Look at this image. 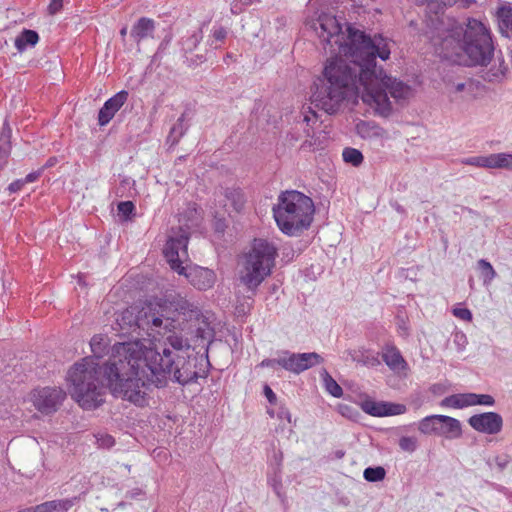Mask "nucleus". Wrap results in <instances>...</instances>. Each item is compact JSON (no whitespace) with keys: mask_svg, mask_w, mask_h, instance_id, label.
<instances>
[{"mask_svg":"<svg viewBox=\"0 0 512 512\" xmlns=\"http://www.w3.org/2000/svg\"><path fill=\"white\" fill-rule=\"evenodd\" d=\"M468 423L477 432L489 435L498 434L503 427L502 416L496 412H484L472 415L468 419Z\"/></svg>","mask_w":512,"mask_h":512,"instance_id":"f8f14e48","label":"nucleus"},{"mask_svg":"<svg viewBox=\"0 0 512 512\" xmlns=\"http://www.w3.org/2000/svg\"><path fill=\"white\" fill-rule=\"evenodd\" d=\"M362 408L367 414L376 417L394 416L406 412V406L403 404L376 402L372 400L365 401Z\"/></svg>","mask_w":512,"mask_h":512,"instance_id":"2eb2a0df","label":"nucleus"},{"mask_svg":"<svg viewBox=\"0 0 512 512\" xmlns=\"http://www.w3.org/2000/svg\"><path fill=\"white\" fill-rule=\"evenodd\" d=\"M314 212L312 199L297 190L281 192L273 207V217L278 228L291 237L300 235L310 227Z\"/></svg>","mask_w":512,"mask_h":512,"instance_id":"39448f33","label":"nucleus"},{"mask_svg":"<svg viewBox=\"0 0 512 512\" xmlns=\"http://www.w3.org/2000/svg\"><path fill=\"white\" fill-rule=\"evenodd\" d=\"M316 118V112L313 111L310 107H308V111H303V121L307 124H309L311 121H314Z\"/></svg>","mask_w":512,"mask_h":512,"instance_id":"603ef678","label":"nucleus"},{"mask_svg":"<svg viewBox=\"0 0 512 512\" xmlns=\"http://www.w3.org/2000/svg\"><path fill=\"white\" fill-rule=\"evenodd\" d=\"M356 129L358 135L364 139L378 137L381 135L382 131V129L378 125L367 121H361L360 123H358Z\"/></svg>","mask_w":512,"mask_h":512,"instance_id":"a878e982","label":"nucleus"},{"mask_svg":"<svg viewBox=\"0 0 512 512\" xmlns=\"http://www.w3.org/2000/svg\"><path fill=\"white\" fill-rule=\"evenodd\" d=\"M25 185L24 179H17L9 184L8 190L10 193H17L19 192L23 186Z\"/></svg>","mask_w":512,"mask_h":512,"instance_id":"8fccbe9b","label":"nucleus"},{"mask_svg":"<svg viewBox=\"0 0 512 512\" xmlns=\"http://www.w3.org/2000/svg\"><path fill=\"white\" fill-rule=\"evenodd\" d=\"M281 351H278L277 352V357L276 358H266V359H263L259 366L262 367V368H271L273 370H276L278 367H281Z\"/></svg>","mask_w":512,"mask_h":512,"instance_id":"ea45409f","label":"nucleus"},{"mask_svg":"<svg viewBox=\"0 0 512 512\" xmlns=\"http://www.w3.org/2000/svg\"><path fill=\"white\" fill-rule=\"evenodd\" d=\"M198 333H199V336L202 338V339H206L207 338V329H203V328H198L197 329Z\"/></svg>","mask_w":512,"mask_h":512,"instance_id":"4d7b16f0","label":"nucleus"},{"mask_svg":"<svg viewBox=\"0 0 512 512\" xmlns=\"http://www.w3.org/2000/svg\"><path fill=\"white\" fill-rule=\"evenodd\" d=\"M97 445L101 448H111L115 444L114 438L109 434H97Z\"/></svg>","mask_w":512,"mask_h":512,"instance_id":"a19ab883","label":"nucleus"},{"mask_svg":"<svg viewBox=\"0 0 512 512\" xmlns=\"http://www.w3.org/2000/svg\"><path fill=\"white\" fill-rule=\"evenodd\" d=\"M456 92H467L471 93L474 89V83L471 80L466 82L457 83L454 86Z\"/></svg>","mask_w":512,"mask_h":512,"instance_id":"37998d69","label":"nucleus"},{"mask_svg":"<svg viewBox=\"0 0 512 512\" xmlns=\"http://www.w3.org/2000/svg\"><path fill=\"white\" fill-rule=\"evenodd\" d=\"M418 430L424 435H436L448 440L462 436L461 422L446 415H429L418 423Z\"/></svg>","mask_w":512,"mask_h":512,"instance_id":"0eeeda50","label":"nucleus"},{"mask_svg":"<svg viewBox=\"0 0 512 512\" xmlns=\"http://www.w3.org/2000/svg\"><path fill=\"white\" fill-rule=\"evenodd\" d=\"M11 128L4 124L0 130V168L5 166L11 152Z\"/></svg>","mask_w":512,"mask_h":512,"instance_id":"5701e85b","label":"nucleus"},{"mask_svg":"<svg viewBox=\"0 0 512 512\" xmlns=\"http://www.w3.org/2000/svg\"><path fill=\"white\" fill-rule=\"evenodd\" d=\"M155 31V21L147 17H141L132 26L130 36L137 43L144 39L152 38Z\"/></svg>","mask_w":512,"mask_h":512,"instance_id":"a211bd4d","label":"nucleus"},{"mask_svg":"<svg viewBox=\"0 0 512 512\" xmlns=\"http://www.w3.org/2000/svg\"><path fill=\"white\" fill-rule=\"evenodd\" d=\"M399 330L402 336L408 335V327L404 321L399 325Z\"/></svg>","mask_w":512,"mask_h":512,"instance_id":"5fc2aeb1","label":"nucleus"},{"mask_svg":"<svg viewBox=\"0 0 512 512\" xmlns=\"http://www.w3.org/2000/svg\"><path fill=\"white\" fill-rule=\"evenodd\" d=\"M268 483L276 493L279 498H282V481H281V471H272V474L268 476Z\"/></svg>","mask_w":512,"mask_h":512,"instance_id":"e433bc0d","label":"nucleus"},{"mask_svg":"<svg viewBox=\"0 0 512 512\" xmlns=\"http://www.w3.org/2000/svg\"><path fill=\"white\" fill-rule=\"evenodd\" d=\"M453 315L463 321L470 322L472 320V313L469 309L464 307H455L452 310Z\"/></svg>","mask_w":512,"mask_h":512,"instance_id":"79ce46f5","label":"nucleus"},{"mask_svg":"<svg viewBox=\"0 0 512 512\" xmlns=\"http://www.w3.org/2000/svg\"><path fill=\"white\" fill-rule=\"evenodd\" d=\"M264 395L270 404H274L277 400L276 394L268 385L264 386Z\"/></svg>","mask_w":512,"mask_h":512,"instance_id":"3c124183","label":"nucleus"},{"mask_svg":"<svg viewBox=\"0 0 512 512\" xmlns=\"http://www.w3.org/2000/svg\"><path fill=\"white\" fill-rule=\"evenodd\" d=\"M65 398L66 392L60 387L36 388L28 396L35 409L44 415L56 412Z\"/></svg>","mask_w":512,"mask_h":512,"instance_id":"6e6552de","label":"nucleus"},{"mask_svg":"<svg viewBox=\"0 0 512 512\" xmlns=\"http://www.w3.org/2000/svg\"><path fill=\"white\" fill-rule=\"evenodd\" d=\"M277 418L280 419V420H287L288 423H291L292 422V416H291V413L290 411L284 407V406H281L278 411H277Z\"/></svg>","mask_w":512,"mask_h":512,"instance_id":"09e8293b","label":"nucleus"},{"mask_svg":"<svg viewBox=\"0 0 512 512\" xmlns=\"http://www.w3.org/2000/svg\"><path fill=\"white\" fill-rule=\"evenodd\" d=\"M461 2L464 6L474 3V0H439V9L445 6H451L454 3Z\"/></svg>","mask_w":512,"mask_h":512,"instance_id":"de8ad7c7","label":"nucleus"},{"mask_svg":"<svg viewBox=\"0 0 512 512\" xmlns=\"http://www.w3.org/2000/svg\"><path fill=\"white\" fill-rule=\"evenodd\" d=\"M342 158L345 163L351 164L354 167L360 166L364 159L362 152L352 147L344 148Z\"/></svg>","mask_w":512,"mask_h":512,"instance_id":"c756f323","label":"nucleus"},{"mask_svg":"<svg viewBox=\"0 0 512 512\" xmlns=\"http://www.w3.org/2000/svg\"><path fill=\"white\" fill-rule=\"evenodd\" d=\"M227 36V31L224 27H214L212 30V37L216 41H223Z\"/></svg>","mask_w":512,"mask_h":512,"instance_id":"49530a36","label":"nucleus"},{"mask_svg":"<svg viewBox=\"0 0 512 512\" xmlns=\"http://www.w3.org/2000/svg\"><path fill=\"white\" fill-rule=\"evenodd\" d=\"M91 357H85L76 363L67 374V382L71 397L86 410L95 409L104 401V387L100 381V374L105 375V367L114 361L105 364L103 367L96 361L102 357L107 348L106 337L95 335L91 338Z\"/></svg>","mask_w":512,"mask_h":512,"instance_id":"20e7f679","label":"nucleus"},{"mask_svg":"<svg viewBox=\"0 0 512 512\" xmlns=\"http://www.w3.org/2000/svg\"><path fill=\"white\" fill-rule=\"evenodd\" d=\"M399 447L405 452L413 453L418 447L417 438L413 436H402L399 439Z\"/></svg>","mask_w":512,"mask_h":512,"instance_id":"c9c22d12","label":"nucleus"},{"mask_svg":"<svg viewBox=\"0 0 512 512\" xmlns=\"http://www.w3.org/2000/svg\"><path fill=\"white\" fill-rule=\"evenodd\" d=\"M128 92L121 90L105 101L98 113V124L107 125L128 100Z\"/></svg>","mask_w":512,"mask_h":512,"instance_id":"4468645a","label":"nucleus"},{"mask_svg":"<svg viewBox=\"0 0 512 512\" xmlns=\"http://www.w3.org/2000/svg\"><path fill=\"white\" fill-rule=\"evenodd\" d=\"M41 175V170L33 171L26 175L24 179L25 184L35 182Z\"/></svg>","mask_w":512,"mask_h":512,"instance_id":"864d4df0","label":"nucleus"},{"mask_svg":"<svg viewBox=\"0 0 512 512\" xmlns=\"http://www.w3.org/2000/svg\"><path fill=\"white\" fill-rule=\"evenodd\" d=\"M202 31L200 29H193L187 31L186 35L182 36L180 44L184 52H192L197 48L202 40Z\"/></svg>","mask_w":512,"mask_h":512,"instance_id":"b1692460","label":"nucleus"},{"mask_svg":"<svg viewBox=\"0 0 512 512\" xmlns=\"http://www.w3.org/2000/svg\"><path fill=\"white\" fill-rule=\"evenodd\" d=\"M164 310L160 300L131 306L117 316L113 327L122 336L136 337L112 346L114 361L105 367L108 385L114 396L138 407L147 405L151 386L164 387L169 379L184 386L205 374L197 367L198 359L191 354L189 340L175 332L153 347L143 344L141 332L152 336L164 322L165 327L171 324Z\"/></svg>","mask_w":512,"mask_h":512,"instance_id":"f257e3e1","label":"nucleus"},{"mask_svg":"<svg viewBox=\"0 0 512 512\" xmlns=\"http://www.w3.org/2000/svg\"><path fill=\"white\" fill-rule=\"evenodd\" d=\"M281 358V368L294 374H300L323 362L322 356L316 352L293 353L281 350Z\"/></svg>","mask_w":512,"mask_h":512,"instance_id":"9d476101","label":"nucleus"},{"mask_svg":"<svg viewBox=\"0 0 512 512\" xmlns=\"http://www.w3.org/2000/svg\"><path fill=\"white\" fill-rule=\"evenodd\" d=\"M321 377L324 387L330 395L335 398H340L343 396V389L326 370L321 372Z\"/></svg>","mask_w":512,"mask_h":512,"instance_id":"bb28decb","label":"nucleus"},{"mask_svg":"<svg viewBox=\"0 0 512 512\" xmlns=\"http://www.w3.org/2000/svg\"><path fill=\"white\" fill-rule=\"evenodd\" d=\"M430 39L441 58L459 65L483 64L495 50L489 27L475 18H468L465 25L441 20Z\"/></svg>","mask_w":512,"mask_h":512,"instance_id":"7ed1b4c3","label":"nucleus"},{"mask_svg":"<svg viewBox=\"0 0 512 512\" xmlns=\"http://www.w3.org/2000/svg\"><path fill=\"white\" fill-rule=\"evenodd\" d=\"M344 359H350L353 362L371 368L380 365L378 353L371 349H366L363 347L346 350L344 352Z\"/></svg>","mask_w":512,"mask_h":512,"instance_id":"dca6fc26","label":"nucleus"},{"mask_svg":"<svg viewBox=\"0 0 512 512\" xmlns=\"http://www.w3.org/2000/svg\"><path fill=\"white\" fill-rule=\"evenodd\" d=\"M392 207L400 214H405V209L402 205L398 204V203H393L392 204Z\"/></svg>","mask_w":512,"mask_h":512,"instance_id":"6e6d98bb","label":"nucleus"},{"mask_svg":"<svg viewBox=\"0 0 512 512\" xmlns=\"http://www.w3.org/2000/svg\"><path fill=\"white\" fill-rule=\"evenodd\" d=\"M186 130L185 115L182 114L170 129L169 135L167 136V143H169L170 146L176 145L185 134Z\"/></svg>","mask_w":512,"mask_h":512,"instance_id":"393cba45","label":"nucleus"},{"mask_svg":"<svg viewBox=\"0 0 512 512\" xmlns=\"http://www.w3.org/2000/svg\"><path fill=\"white\" fill-rule=\"evenodd\" d=\"M462 163L476 167L491 168V154L488 156L469 157L464 159Z\"/></svg>","mask_w":512,"mask_h":512,"instance_id":"72a5a7b5","label":"nucleus"},{"mask_svg":"<svg viewBox=\"0 0 512 512\" xmlns=\"http://www.w3.org/2000/svg\"><path fill=\"white\" fill-rule=\"evenodd\" d=\"M441 407L463 409L471 406V393H459L445 397L440 402Z\"/></svg>","mask_w":512,"mask_h":512,"instance_id":"4be33fe9","label":"nucleus"},{"mask_svg":"<svg viewBox=\"0 0 512 512\" xmlns=\"http://www.w3.org/2000/svg\"><path fill=\"white\" fill-rule=\"evenodd\" d=\"M225 197L231 203L235 211L239 212L243 208L245 200L243 192L240 189H227Z\"/></svg>","mask_w":512,"mask_h":512,"instance_id":"7c9ffc66","label":"nucleus"},{"mask_svg":"<svg viewBox=\"0 0 512 512\" xmlns=\"http://www.w3.org/2000/svg\"><path fill=\"white\" fill-rule=\"evenodd\" d=\"M259 0H233L231 2V13L238 15L242 13L248 6L258 2Z\"/></svg>","mask_w":512,"mask_h":512,"instance_id":"4c0bfd02","label":"nucleus"},{"mask_svg":"<svg viewBox=\"0 0 512 512\" xmlns=\"http://www.w3.org/2000/svg\"><path fill=\"white\" fill-rule=\"evenodd\" d=\"M495 404V399L489 394L471 393V406L483 405L491 407Z\"/></svg>","mask_w":512,"mask_h":512,"instance_id":"f704fd0d","label":"nucleus"},{"mask_svg":"<svg viewBox=\"0 0 512 512\" xmlns=\"http://www.w3.org/2000/svg\"><path fill=\"white\" fill-rule=\"evenodd\" d=\"M74 499L52 500L36 505L33 512H67L74 505Z\"/></svg>","mask_w":512,"mask_h":512,"instance_id":"aec40b11","label":"nucleus"},{"mask_svg":"<svg viewBox=\"0 0 512 512\" xmlns=\"http://www.w3.org/2000/svg\"><path fill=\"white\" fill-rule=\"evenodd\" d=\"M386 476V470L382 466L367 467L363 472V477L368 482L382 481Z\"/></svg>","mask_w":512,"mask_h":512,"instance_id":"2f4dec72","label":"nucleus"},{"mask_svg":"<svg viewBox=\"0 0 512 512\" xmlns=\"http://www.w3.org/2000/svg\"><path fill=\"white\" fill-rule=\"evenodd\" d=\"M454 344L457 346L458 351H463L467 344V338L464 333H456L454 335Z\"/></svg>","mask_w":512,"mask_h":512,"instance_id":"c03bdc74","label":"nucleus"},{"mask_svg":"<svg viewBox=\"0 0 512 512\" xmlns=\"http://www.w3.org/2000/svg\"><path fill=\"white\" fill-rule=\"evenodd\" d=\"M276 257L277 247L273 243L265 239H254L239 272L241 284L252 295H255L258 287L271 275Z\"/></svg>","mask_w":512,"mask_h":512,"instance_id":"423d86ee","label":"nucleus"},{"mask_svg":"<svg viewBox=\"0 0 512 512\" xmlns=\"http://www.w3.org/2000/svg\"><path fill=\"white\" fill-rule=\"evenodd\" d=\"M63 8L62 0H51L48 5V13L50 15H55L60 12Z\"/></svg>","mask_w":512,"mask_h":512,"instance_id":"a18cd8bd","label":"nucleus"},{"mask_svg":"<svg viewBox=\"0 0 512 512\" xmlns=\"http://www.w3.org/2000/svg\"><path fill=\"white\" fill-rule=\"evenodd\" d=\"M127 34V27H123L121 30H120V35L122 37H125Z\"/></svg>","mask_w":512,"mask_h":512,"instance_id":"bf43d9fd","label":"nucleus"},{"mask_svg":"<svg viewBox=\"0 0 512 512\" xmlns=\"http://www.w3.org/2000/svg\"><path fill=\"white\" fill-rule=\"evenodd\" d=\"M314 29L331 52L340 54L327 61L323 71L325 82L315 84L311 104L316 108L333 114L344 99L360 95L376 114L388 117L393 110L390 97L396 102L410 98L411 87L387 75L376 64L377 57L382 61L389 59L391 40L380 34L370 37L351 25H347L345 36L337 18L325 13L318 17Z\"/></svg>","mask_w":512,"mask_h":512,"instance_id":"f03ea898","label":"nucleus"},{"mask_svg":"<svg viewBox=\"0 0 512 512\" xmlns=\"http://www.w3.org/2000/svg\"><path fill=\"white\" fill-rule=\"evenodd\" d=\"M491 168L512 170V154H510V153L491 154Z\"/></svg>","mask_w":512,"mask_h":512,"instance_id":"cd10ccee","label":"nucleus"},{"mask_svg":"<svg viewBox=\"0 0 512 512\" xmlns=\"http://www.w3.org/2000/svg\"><path fill=\"white\" fill-rule=\"evenodd\" d=\"M283 461V453L280 450H273L271 456H269V467L271 471H281Z\"/></svg>","mask_w":512,"mask_h":512,"instance_id":"58836bf2","label":"nucleus"},{"mask_svg":"<svg viewBox=\"0 0 512 512\" xmlns=\"http://www.w3.org/2000/svg\"><path fill=\"white\" fill-rule=\"evenodd\" d=\"M33 511H34L33 507H28V508L20 509L17 512H33Z\"/></svg>","mask_w":512,"mask_h":512,"instance_id":"13d9d810","label":"nucleus"},{"mask_svg":"<svg viewBox=\"0 0 512 512\" xmlns=\"http://www.w3.org/2000/svg\"><path fill=\"white\" fill-rule=\"evenodd\" d=\"M478 269L480 270L483 284L489 286L491 282L497 276V273L490 262L485 259H480L477 263Z\"/></svg>","mask_w":512,"mask_h":512,"instance_id":"c85d7f7f","label":"nucleus"},{"mask_svg":"<svg viewBox=\"0 0 512 512\" xmlns=\"http://www.w3.org/2000/svg\"><path fill=\"white\" fill-rule=\"evenodd\" d=\"M499 29L503 36L512 39V5H503L497 12Z\"/></svg>","mask_w":512,"mask_h":512,"instance_id":"6ab92c4d","label":"nucleus"},{"mask_svg":"<svg viewBox=\"0 0 512 512\" xmlns=\"http://www.w3.org/2000/svg\"><path fill=\"white\" fill-rule=\"evenodd\" d=\"M188 241V236L182 232L177 236L169 237L163 250L171 269L177 273H184L185 267L182 263L188 258Z\"/></svg>","mask_w":512,"mask_h":512,"instance_id":"1a4fd4ad","label":"nucleus"},{"mask_svg":"<svg viewBox=\"0 0 512 512\" xmlns=\"http://www.w3.org/2000/svg\"><path fill=\"white\" fill-rule=\"evenodd\" d=\"M39 41V35L36 31L24 29L14 41L15 48L19 53L26 51L28 48L34 47Z\"/></svg>","mask_w":512,"mask_h":512,"instance_id":"412c9836","label":"nucleus"},{"mask_svg":"<svg viewBox=\"0 0 512 512\" xmlns=\"http://www.w3.org/2000/svg\"><path fill=\"white\" fill-rule=\"evenodd\" d=\"M179 274L184 275L190 284L200 291L212 288L216 281L214 271L201 266L185 267L184 273Z\"/></svg>","mask_w":512,"mask_h":512,"instance_id":"ddd939ff","label":"nucleus"},{"mask_svg":"<svg viewBox=\"0 0 512 512\" xmlns=\"http://www.w3.org/2000/svg\"><path fill=\"white\" fill-rule=\"evenodd\" d=\"M477 66L483 67L481 78L490 83H501L506 78L509 68L501 51L494 50L493 56L483 64Z\"/></svg>","mask_w":512,"mask_h":512,"instance_id":"9b49d317","label":"nucleus"},{"mask_svg":"<svg viewBox=\"0 0 512 512\" xmlns=\"http://www.w3.org/2000/svg\"><path fill=\"white\" fill-rule=\"evenodd\" d=\"M382 359L393 372L399 373L408 369L406 360L394 344H386L382 348Z\"/></svg>","mask_w":512,"mask_h":512,"instance_id":"f3484780","label":"nucleus"},{"mask_svg":"<svg viewBox=\"0 0 512 512\" xmlns=\"http://www.w3.org/2000/svg\"><path fill=\"white\" fill-rule=\"evenodd\" d=\"M119 216L123 221H128L135 212V205L132 201H122L117 205Z\"/></svg>","mask_w":512,"mask_h":512,"instance_id":"473e14b6","label":"nucleus"},{"mask_svg":"<svg viewBox=\"0 0 512 512\" xmlns=\"http://www.w3.org/2000/svg\"><path fill=\"white\" fill-rule=\"evenodd\" d=\"M268 414L271 416V417H274V413L272 411H268Z\"/></svg>","mask_w":512,"mask_h":512,"instance_id":"052dcab7","label":"nucleus"}]
</instances>
